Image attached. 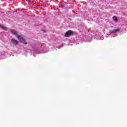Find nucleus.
I'll return each mask as SVG.
<instances>
[{
    "mask_svg": "<svg viewBox=\"0 0 127 127\" xmlns=\"http://www.w3.org/2000/svg\"><path fill=\"white\" fill-rule=\"evenodd\" d=\"M10 32L11 33H12V34H13V35H15L16 37H17L20 42H21L22 43H24V44H27V42L25 41V40L23 39L22 36H18V32H17V31L15 30V29H11Z\"/></svg>",
    "mask_w": 127,
    "mask_h": 127,
    "instance_id": "obj_1",
    "label": "nucleus"
},
{
    "mask_svg": "<svg viewBox=\"0 0 127 127\" xmlns=\"http://www.w3.org/2000/svg\"><path fill=\"white\" fill-rule=\"evenodd\" d=\"M71 35H73V32L71 31H68L65 33L64 37H69V36H71Z\"/></svg>",
    "mask_w": 127,
    "mask_h": 127,
    "instance_id": "obj_2",
    "label": "nucleus"
},
{
    "mask_svg": "<svg viewBox=\"0 0 127 127\" xmlns=\"http://www.w3.org/2000/svg\"><path fill=\"white\" fill-rule=\"evenodd\" d=\"M11 42L14 44V45H17V44H18V42L17 41H16V40L15 39H11Z\"/></svg>",
    "mask_w": 127,
    "mask_h": 127,
    "instance_id": "obj_3",
    "label": "nucleus"
},
{
    "mask_svg": "<svg viewBox=\"0 0 127 127\" xmlns=\"http://www.w3.org/2000/svg\"><path fill=\"white\" fill-rule=\"evenodd\" d=\"M0 27L3 29V30H7V28L2 26V25L0 24Z\"/></svg>",
    "mask_w": 127,
    "mask_h": 127,
    "instance_id": "obj_4",
    "label": "nucleus"
},
{
    "mask_svg": "<svg viewBox=\"0 0 127 127\" xmlns=\"http://www.w3.org/2000/svg\"><path fill=\"white\" fill-rule=\"evenodd\" d=\"M117 31H120V29H115L111 31V33H116Z\"/></svg>",
    "mask_w": 127,
    "mask_h": 127,
    "instance_id": "obj_5",
    "label": "nucleus"
},
{
    "mask_svg": "<svg viewBox=\"0 0 127 127\" xmlns=\"http://www.w3.org/2000/svg\"><path fill=\"white\" fill-rule=\"evenodd\" d=\"M113 18L115 22H117L118 21V18H117V16H115L113 17Z\"/></svg>",
    "mask_w": 127,
    "mask_h": 127,
    "instance_id": "obj_6",
    "label": "nucleus"
}]
</instances>
